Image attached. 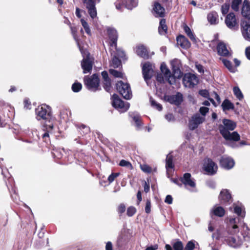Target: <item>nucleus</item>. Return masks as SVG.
<instances>
[{
	"label": "nucleus",
	"instance_id": "30",
	"mask_svg": "<svg viewBox=\"0 0 250 250\" xmlns=\"http://www.w3.org/2000/svg\"><path fill=\"white\" fill-rule=\"evenodd\" d=\"M129 115L135 122L136 128L137 129H140L142 126V122L140 115L137 112H135L130 113Z\"/></svg>",
	"mask_w": 250,
	"mask_h": 250
},
{
	"label": "nucleus",
	"instance_id": "60",
	"mask_svg": "<svg viewBox=\"0 0 250 250\" xmlns=\"http://www.w3.org/2000/svg\"><path fill=\"white\" fill-rule=\"evenodd\" d=\"M125 210V206L124 204H122L120 205V206L118 207V212L120 213H123L124 212Z\"/></svg>",
	"mask_w": 250,
	"mask_h": 250
},
{
	"label": "nucleus",
	"instance_id": "1",
	"mask_svg": "<svg viewBox=\"0 0 250 250\" xmlns=\"http://www.w3.org/2000/svg\"><path fill=\"white\" fill-rule=\"evenodd\" d=\"M241 224L239 218H230L226 229L219 234L218 239L229 247L234 248L239 247L243 243V239L238 234L240 230L238 225Z\"/></svg>",
	"mask_w": 250,
	"mask_h": 250
},
{
	"label": "nucleus",
	"instance_id": "24",
	"mask_svg": "<svg viewBox=\"0 0 250 250\" xmlns=\"http://www.w3.org/2000/svg\"><path fill=\"white\" fill-rule=\"evenodd\" d=\"M217 52L219 55L225 57L231 56V53L227 49L226 45L223 42H219L217 47Z\"/></svg>",
	"mask_w": 250,
	"mask_h": 250
},
{
	"label": "nucleus",
	"instance_id": "49",
	"mask_svg": "<svg viewBox=\"0 0 250 250\" xmlns=\"http://www.w3.org/2000/svg\"><path fill=\"white\" fill-rule=\"evenodd\" d=\"M229 9V3H225L223 4L221 6V12L223 15L226 14Z\"/></svg>",
	"mask_w": 250,
	"mask_h": 250
},
{
	"label": "nucleus",
	"instance_id": "47",
	"mask_svg": "<svg viewBox=\"0 0 250 250\" xmlns=\"http://www.w3.org/2000/svg\"><path fill=\"white\" fill-rule=\"evenodd\" d=\"M120 65V60L116 57H114L112 60V66L114 68H118Z\"/></svg>",
	"mask_w": 250,
	"mask_h": 250
},
{
	"label": "nucleus",
	"instance_id": "13",
	"mask_svg": "<svg viewBox=\"0 0 250 250\" xmlns=\"http://www.w3.org/2000/svg\"><path fill=\"white\" fill-rule=\"evenodd\" d=\"M95 1L96 0H83V2L87 9L90 16L93 19L97 17V14Z\"/></svg>",
	"mask_w": 250,
	"mask_h": 250
},
{
	"label": "nucleus",
	"instance_id": "58",
	"mask_svg": "<svg viewBox=\"0 0 250 250\" xmlns=\"http://www.w3.org/2000/svg\"><path fill=\"white\" fill-rule=\"evenodd\" d=\"M165 118L168 122L173 121L174 120V117L172 114L168 113L165 115Z\"/></svg>",
	"mask_w": 250,
	"mask_h": 250
},
{
	"label": "nucleus",
	"instance_id": "18",
	"mask_svg": "<svg viewBox=\"0 0 250 250\" xmlns=\"http://www.w3.org/2000/svg\"><path fill=\"white\" fill-rule=\"evenodd\" d=\"M241 29L244 38L250 42V23L247 21H242Z\"/></svg>",
	"mask_w": 250,
	"mask_h": 250
},
{
	"label": "nucleus",
	"instance_id": "20",
	"mask_svg": "<svg viewBox=\"0 0 250 250\" xmlns=\"http://www.w3.org/2000/svg\"><path fill=\"white\" fill-rule=\"evenodd\" d=\"M242 222L241 225L239 226V229L241 230V235L243 236L241 237L243 239V241L250 240V229L248 228L247 225L244 222Z\"/></svg>",
	"mask_w": 250,
	"mask_h": 250
},
{
	"label": "nucleus",
	"instance_id": "42",
	"mask_svg": "<svg viewBox=\"0 0 250 250\" xmlns=\"http://www.w3.org/2000/svg\"><path fill=\"white\" fill-rule=\"evenodd\" d=\"M82 88V85L79 83H75L72 85V90L74 92H78Z\"/></svg>",
	"mask_w": 250,
	"mask_h": 250
},
{
	"label": "nucleus",
	"instance_id": "8",
	"mask_svg": "<svg viewBox=\"0 0 250 250\" xmlns=\"http://www.w3.org/2000/svg\"><path fill=\"white\" fill-rule=\"evenodd\" d=\"M183 83L185 87L192 88L198 83V79L193 74L186 73L183 78Z\"/></svg>",
	"mask_w": 250,
	"mask_h": 250
},
{
	"label": "nucleus",
	"instance_id": "53",
	"mask_svg": "<svg viewBox=\"0 0 250 250\" xmlns=\"http://www.w3.org/2000/svg\"><path fill=\"white\" fill-rule=\"evenodd\" d=\"M81 133H83L84 134H86L90 132V128L89 127L83 125H82L80 128Z\"/></svg>",
	"mask_w": 250,
	"mask_h": 250
},
{
	"label": "nucleus",
	"instance_id": "33",
	"mask_svg": "<svg viewBox=\"0 0 250 250\" xmlns=\"http://www.w3.org/2000/svg\"><path fill=\"white\" fill-rule=\"evenodd\" d=\"M221 106L223 111L232 110L234 108L233 104L228 99H225L223 102Z\"/></svg>",
	"mask_w": 250,
	"mask_h": 250
},
{
	"label": "nucleus",
	"instance_id": "52",
	"mask_svg": "<svg viewBox=\"0 0 250 250\" xmlns=\"http://www.w3.org/2000/svg\"><path fill=\"white\" fill-rule=\"evenodd\" d=\"M136 211V208L134 207H129L127 209V215L131 217L135 213Z\"/></svg>",
	"mask_w": 250,
	"mask_h": 250
},
{
	"label": "nucleus",
	"instance_id": "59",
	"mask_svg": "<svg viewBox=\"0 0 250 250\" xmlns=\"http://www.w3.org/2000/svg\"><path fill=\"white\" fill-rule=\"evenodd\" d=\"M173 198L172 196L170 195H168L166 196V199L165 200V203L170 205L172 203Z\"/></svg>",
	"mask_w": 250,
	"mask_h": 250
},
{
	"label": "nucleus",
	"instance_id": "28",
	"mask_svg": "<svg viewBox=\"0 0 250 250\" xmlns=\"http://www.w3.org/2000/svg\"><path fill=\"white\" fill-rule=\"evenodd\" d=\"M234 212L238 216V217H236V218H239L242 222H244L243 219L245 216V211L243 210L242 206L236 205L234 204Z\"/></svg>",
	"mask_w": 250,
	"mask_h": 250
},
{
	"label": "nucleus",
	"instance_id": "10",
	"mask_svg": "<svg viewBox=\"0 0 250 250\" xmlns=\"http://www.w3.org/2000/svg\"><path fill=\"white\" fill-rule=\"evenodd\" d=\"M204 168L208 174L213 175L216 173L218 167L211 159L207 158L204 159Z\"/></svg>",
	"mask_w": 250,
	"mask_h": 250
},
{
	"label": "nucleus",
	"instance_id": "55",
	"mask_svg": "<svg viewBox=\"0 0 250 250\" xmlns=\"http://www.w3.org/2000/svg\"><path fill=\"white\" fill-rule=\"evenodd\" d=\"M199 94L202 97L206 98H208V97L209 96L208 91L206 89L200 90Z\"/></svg>",
	"mask_w": 250,
	"mask_h": 250
},
{
	"label": "nucleus",
	"instance_id": "19",
	"mask_svg": "<svg viewBox=\"0 0 250 250\" xmlns=\"http://www.w3.org/2000/svg\"><path fill=\"white\" fill-rule=\"evenodd\" d=\"M82 68L83 69V73L90 72L92 69L93 62L90 60L88 56L83 58L81 62Z\"/></svg>",
	"mask_w": 250,
	"mask_h": 250
},
{
	"label": "nucleus",
	"instance_id": "32",
	"mask_svg": "<svg viewBox=\"0 0 250 250\" xmlns=\"http://www.w3.org/2000/svg\"><path fill=\"white\" fill-rule=\"evenodd\" d=\"M166 20L162 19L160 21L159 26L158 28L159 33L161 35H164L167 32V26L166 24Z\"/></svg>",
	"mask_w": 250,
	"mask_h": 250
},
{
	"label": "nucleus",
	"instance_id": "56",
	"mask_svg": "<svg viewBox=\"0 0 250 250\" xmlns=\"http://www.w3.org/2000/svg\"><path fill=\"white\" fill-rule=\"evenodd\" d=\"M209 108L207 107L202 106L201 107L199 110L200 113L204 116L208 112Z\"/></svg>",
	"mask_w": 250,
	"mask_h": 250
},
{
	"label": "nucleus",
	"instance_id": "36",
	"mask_svg": "<svg viewBox=\"0 0 250 250\" xmlns=\"http://www.w3.org/2000/svg\"><path fill=\"white\" fill-rule=\"evenodd\" d=\"M184 29L185 32H186L188 36L190 38V39L193 42H195L196 39L195 36L193 34V33L191 32L189 27L187 25H185L184 27Z\"/></svg>",
	"mask_w": 250,
	"mask_h": 250
},
{
	"label": "nucleus",
	"instance_id": "43",
	"mask_svg": "<svg viewBox=\"0 0 250 250\" xmlns=\"http://www.w3.org/2000/svg\"><path fill=\"white\" fill-rule=\"evenodd\" d=\"M104 88L107 91L109 92L111 89V80H107L103 81Z\"/></svg>",
	"mask_w": 250,
	"mask_h": 250
},
{
	"label": "nucleus",
	"instance_id": "17",
	"mask_svg": "<svg viewBox=\"0 0 250 250\" xmlns=\"http://www.w3.org/2000/svg\"><path fill=\"white\" fill-rule=\"evenodd\" d=\"M152 12L155 17L163 18L165 16V9L158 2H154Z\"/></svg>",
	"mask_w": 250,
	"mask_h": 250
},
{
	"label": "nucleus",
	"instance_id": "31",
	"mask_svg": "<svg viewBox=\"0 0 250 250\" xmlns=\"http://www.w3.org/2000/svg\"><path fill=\"white\" fill-rule=\"evenodd\" d=\"M166 162V168L167 171V177L169 178V169H172L174 167V165L173 164V158L172 156L170 154V153H169L167 155Z\"/></svg>",
	"mask_w": 250,
	"mask_h": 250
},
{
	"label": "nucleus",
	"instance_id": "5",
	"mask_svg": "<svg viewBox=\"0 0 250 250\" xmlns=\"http://www.w3.org/2000/svg\"><path fill=\"white\" fill-rule=\"evenodd\" d=\"M84 82L89 90L96 91L99 89L100 80L97 74H94L90 77L85 76Z\"/></svg>",
	"mask_w": 250,
	"mask_h": 250
},
{
	"label": "nucleus",
	"instance_id": "41",
	"mask_svg": "<svg viewBox=\"0 0 250 250\" xmlns=\"http://www.w3.org/2000/svg\"><path fill=\"white\" fill-rule=\"evenodd\" d=\"M150 102L151 103V105L152 106H153L154 108H155L159 111H161L162 109V105L157 103L155 100H154L152 98H150Z\"/></svg>",
	"mask_w": 250,
	"mask_h": 250
},
{
	"label": "nucleus",
	"instance_id": "46",
	"mask_svg": "<svg viewBox=\"0 0 250 250\" xmlns=\"http://www.w3.org/2000/svg\"><path fill=\"white\" fill-rule=\"evenodd\" d=\"M174 250H183V245L181 241H178L173 244Z\"/></svg>",
	"mask_w": 250,
	"mask_h": 250
},
{
	"label": "nucleus",
	"instance_id": "39",
	"mask_svg": "<svg viewBox=\"0 0 250 250\" xmlns=\"http://www.w3.org/2000/svg\"><path fill=\"white\" fill-rule=\"evenodd\" d=\"M82 25L83 28L84 29L85 32L88 35H91V30L89 28V25L87 22L83 19L81 20Z\"/></svg>",
	"mask_w": 250,
	"mask_h": 250
},
{
	"label": "nucleus",
	"instance_id": "2",
	"mask_svg": "<svg viewBox=\"0 0 250 250\" xmlns=\"http://www.w3.org/2000/svg\"><path fill=\"white\" fill-rule=\"evenodd\" d=\"M36 118L38 121H43L44 125L42 130L45 132L42 134L43 141L46 143L49 141V134L54 133V119L52 116L50 107L46 105L42 104L38 106L35 110Z\"/></svg>",
	"mask_w": 250,
	"mask_h": 250
},
{
	"label": "nucleus",
	"instance_id": "50",
	"mask_svg": "<svg viewBox=\"0 0 250 250\" xmlns=\"http://www.w3.org/2000/svg\"><path fill=\"white\" fill-rule=\"evenodd\" d=\"M120 175V173H112L108 177V181L109 184L112 183L114 180Z\"/></svg>",
	"mask_w": 250,
	"mask_h": 250
},
{
	"label": "nucleus",
	"instance_id": "35",
	"mask_svg": "<svg viewBox=\"0 0 250 250\" xmlns=\"http://www.w3.org/2000/svg\"><path fill=\"white\" fill-rule=\"evenodd\" d=\"M125 6L129 10L132 9L138 5V0H124Z\"/></svg>",
	"mask_w": 250,
	"mask_h": 250
},
{
	"label": "nucleus",
	"instance_id": "62",
	"mask_svg": "<svg viewBox=\"0 0 250 250\" xmlns=\"http://www.w3.org/2000/svg\"><path fill=\"white\" fill-rule=\"evenodd\" d=\"M206 184L208 187L211 188H214L215 187V183L213 181H208L206 182Z\"/></svg>",
	"mask_w": 250,
	"mask_h": 250
},
{
	"label": "nucleus",
	"instance_id": "22",
	"mask_svg": "<svg viewBox=\"0 0 250 250\" xmlns=\"http://www.w3.org/2000/svg\"><path fill=\"white\" fill-rule=\"evenodd\" d=\"M225 210L224 208L217 205L214 206L210 210V215L212 218L213 216L222 217L225 215Z\"/></svg>",
	"mask_w": 250,
	"mask_h": 250
},
{
	"label": "nucleus",
	"instance_id": "63",
	"mask_svg": "<svg viewBox=\"0 0 250 250\" xmlns=\"http://www.w3.org/2000/svg\"><path fill=\"white\" fill-rule=\"evenodd\" d=\"M102 77H103V79L104 81L107 80H110V79H109V78L108 77V73L105 71H104L102 72Z\"/></svg>",
	"mask_w": 250,
	"mask_h": 250
},
{
	"label": "nucleus",
	"instance_id": "14",
	"mask_svg": "<svg viewBox=\"0 0 250 250\" xmlns=\"http://www.w3.org/2000/svg\"><path fill=\"white\" fill-rule=\"evenodd\" d=\"M165 101L171 104L178 105L183 101V95L180 92H177L175 95H165L164 97Z\"/></svg>",
	"mask_w": 250,
	"mask_h": 250
},
{
	"label": "nucleus",
	"instance_id": "38",
	"mask_svg": "<svg viewBox=\"0 0 250 250\" xmlns=\"http://www.w3.org/2000/svg\"><path fill=\"white\" fill-rule=\"evenodd\" d=\"M109 73L115 78H124V74L121 71L110 69L109 70Z\"/></svg>",
	"mask_w": 250,
	"mask_h": 250
},
{
	"label": "nucleus",
	"instance_id": "16",
	"mask_svg": "<svg viewBox=\"0 0 250 250\" xmlns=\"http://www.w3.org/2000/svg\"><path fill=\"white\" fill-rule=\"evenodd\" d=\"M142 72L144 78L148 84V81L152 77L153 72L151 64L148 62L145 63L143 66Z\"/></svg>",
	"mask_w": 250,
	"mask_h": 250
},
{
	"label": "nucleus",
	"instance_id": "4",
	"mask_svg": "<svg viewBox=\"0 0 250 250\" xmlns=\"http://www.w3.org/2000/svg\"><path fill=\"white\" fill-rule=\"evenodd\" d=\"M223 125H220L218 129L220 134L227 141L236 142L240 140L239 134L236 131L230 133L236 127V124L231 120L224 119L223 120Z\"/></svg>",
	"mask_w": 250,
	"mask_h": 250
},
{
	"label": "nucleus",
	"instance_id": "34",
	"mask_svg": "<svg viewBox=\"0 0 250 250\" xmlns=\"http://www.w3.org/2000/svg\"><path fill=\"white\" fill-rule=\"evenodd\" d=\"M220 60L230 72H235L236 68L232 65V63L229 61L224 58H220Z\"/></svg>",
	"mask_w": 250,
	"mask_h": 250
},
{
	"label": "nucleus",
	"instance_id": "3",
	"mask_svg": "<svg viewBox=\"0 0 250 250\" xmlns=\"http://www.w3.org/2000/svg\"><path fill=\"white\" fill-rule=\"evenodd\" d=\"M180 62L178 59H174L171 61L173 74H171L170 70L165 63L161 65V72L164 74L166 80L171 85L175 84L176 79L181 78L183 75L180 69Z\"/></svg>",
	"mask_w": 250,
	"mask_h": 250
},
{
	"label": "nucleus",
	"instance_id": "37",
	"mask_svg": "<svg viewBox=\"0 0 250 250\" xmlns=\"http://www.w3.org/2000/svg\"><path fill=\"white\" fill-rule=\"evenodd\" d=\"M233 91L234 94L239 100L241 101L243 99V95L238 86L234 87L233 88Z\"/></svg>",
	"mask_w": 250,
	"mask_h": 250
},
{
	"label": "nucleus",
	"instance_id": "11",
	"mask_svg": "<svg viewBox=\"0 0 250 250\" xmlns=\"http://www.w3.org/2000/svg\"><path fill=\"white\" fill-rule=\"evenodd\" d=\"M225 23L227 26L232 30H236L238 29V24L235 15L233 13H230L227 15L225 18Z\"/></svg>",
	"mask_w": 250,
	"mask_h": 250
},
{
	"label": "nucleus",
	"instance_id": "61",
	"mask_svg": "<svg viewBox=\"0 0 250 250\" xmlns=\"http://www.w3.org/2000/svg\"><path fill=\"white\" fill-rule=\"evenodd\" d=\"M156 80L160 83H164V79L162 74H158L156 76Z\"/></svg>",
	"mask_w": 250,
	"mask_h": 250
},
{
	"label": "nucleus",
	"instance_id": "25",
	"mask_svg": "<svg viewBox=\"0 0 250 250\" xmlns=\"http://www.w3.org/2000/svg\"><path fill=\"white\" fill-rule=\"evenodd\" d=\"M242 15L246 19L250 20V2L244 0L241 11Z\"/></svg>",
	"mask_w": 250,
	"mask_h": 250
},
{
	"label": "nucleus",
	"instance_id": "9",
	"mask_svg": "<svg viewBox=\"0 0 250 250\" xmlns=\"http://www.w3.org/2000/svg\"><path fill=\"white\" fill-rule=\"evenodd\" d=\"M180 181L185 187L188 189L196 187L195 180L192 178L191 175L189 173H185L183 176L181 177Z\"/></svg>",
	"mask_w": 250,
	"mask_h": 250
},
{
	"label": "nucleus",
	"instance_id": "45",
	"mask_svg": "<svg viewBox=\"0 0 250 250\" xmlns=\"http://www.w3.org/2000/svg\"><path fill=\"white\" fill-rule=\"evenodd\" d=\"M119 165L121 167H126L130 169L132 168V166L131 163L125 160H122L120 162Z\"/></svg>",
	"mask_w": 250,
	"mask_h": 250
},
{
	"label": "nucleus",
	"instance_id": "12",
	"mask_svg": "<svg viewBox=\"0 0 250 250\" xmlns=\"http://www.w3.org/2000/svg\"><path fill=\"white\" fill-rule=\"evenodd\" d=\"M205 120L204 117L201 116L199 114L194 115L189 121L188 127L190 130H194L198 125L202 124Z\"/></svg>",
	"mask_w": 250,
	"mask_h": 250
},
{
	"label": "nucleus",
	"instance_id": "57",
	"mask_svg": "<svg viewBox=\"0 0 250 250\" xmlns=\"http://www.w3.org/2000/svg\"><path fill=\"white\" fill-rule=\"evenodd\" d=\"M151 211V203L149 200H147L145 207V211L146 213H149Z\"/></svg>",
	"mask_w": 250,
	"mask_h": 250
},
{
	"label": "nucleus",
	"instance_id": "64",
	"mask_svg": "<svg viewBox=\"0 0 250 250\" xmlns=\"http://www.w3.org/2000/svg\"><path fill=\"white\" fill-rule=\"evenodd\" d=\"M245 53L247 58L250 60V46L246 49Z\"/></svg>",
	"mask_w": 250,
	"mask_h": 250
},
{
	"label": "nucleus",
	"instance_id": "23",
	"mask_svg": "<svg viewBox=\"0 0 250 250\" xmlns=\"http://www.w3.org/2000/svg\"><path fill=\"white\" fill-rule=\"evenodd\" d=\"M221 166L225 169H229L234 165V160L229 157H223L220 160Z\"/></svg>",
	"mask_w": 250,
	"mask_h": 250
},
{
	"label": "nucleus",
	"instance_id": "7",
	"mask_svg": "<svg viewBox=\"0 0 250 250\" xmlns=\"http://www.w3.org/2000/svg\"><path fill=\"white\" fill-rule=\"evenodd\" d=\"M112 105L121 112H125L129 107V104L122 101L117 94L112 96Z\"/></svg>",
	"mask_w": 250,
	"mask_h": 250
},
{
	"label": "nucleus",
	"instance_id": "15",
	"mask_svg": "<svg viewBox=\"0 0 250 250\" xmlns=\"http://www.w3.org/2000/svg\"><path fill=\"white\" fill-rule=\"evenodd\" d=\"M106 31L110 41V46L116 47L118 37L117 30L114 28L111 27H107L106 28Z\"/></svg>",
	"mask_w": 250,
	"mask_h": 250
},
{
	"label": "nucleus",
	"instance_id": "48",
	"mask_svg": "<svg viewBox=\"0 0 250 250\" xmlns=\"http://www.w3.org/2000/svg\"><path fill=\"white\" fill-rule=\"evenodd\" d=\"M71 33L73 36V38L75 39V40L76 41V42L77 43V45L80 48V50L81 51V48L80 44H79V42L78 39V37L76 35V32H77L76 29L75 27H71Z\"/></svg>",
	"mask_w": 250,
	"mask_h": 250
},
{
	"label": "nucleus",
	"instance_id": "44",
	"mask_svg": "<svg viewBox=\"0 0 250 250\" xmlns=\"http://www.w3.org/2000/svg\"><path fill=\"white\" fill-rule=\"evenodd\" d=\"M63 152H64V150L62 149L60 150H54V151L52 153L55 157H56L57 159H61L62 157V153Z\"/></svg>",
	"mask_w": 250,
	"mask_h": 250
},
{
	"label": "nucleus",
	"instance_id": "27",
	"mask_svg": "<svg viewBox=\"0 0 250 250\" xmlns=\"http://www.w3.org/2000/svg\"><path fill=\"white\" fill-rule=\"evenodd\" d=\"M136 52L140 57L144 59L148 58V53L146 47L143 45H138L136 47Z\"/></svg>",
	"mask_w": 250,
	"mask_h": 250
},
{
	"label": "nucleus",
	"instance_id": "21",
	"mask_svg": "<svg viewBox=\"0 0 250 250\" xmlns=\"http://www.w3.org/2000/svg\"><path fill=\"white\" fill-rule=\"evenodd\" d=\"M219 200L223 205L227 204L231 201V195L227 189H223L220 192Z\"/></svg>",
	"mask_w": 250,
	"mask_h": 250
},
{
	"label": "nucleus",
	"instance_id": "6",
	"mask_svg": "<svg viewBox=\"0 0 250 250\" xmlns=\"http://www.w3.org/2000/svg\"><path fill=\"white\" fill-rule=\"evenodd\" d=\"M116 88L125 99L129 100L132 97V92L128 83H124L121 81H119L116 83Z\"/></svg>",
	"mask_w": 250,
	"mask_h": 250
},
{
	"label": "nucleus",
	"instance_id": "51",
	"mask_svg": "<svg viewBox=\"0 0 250 250\" xmlns=\"http://www.w3.org/2000/svg\"><path fill=\"white\" fill-rule=\"evenodd\" d=\"M195 248V244L192 241L188 242L184 250H193Z\"/></svg>",
	"mask_w": 250,
	"mask_h": 250
},
{
	"label": "nucleus",
	"instance_id": "26",
	"mask_svg": "<svg viewBox=\"0 0 250 250\" xmlns=\"http://www.w3.org/2000/svg\"><path fill=\"white\" fill-rule=\"evenodd\" d=\"M177 44L185 49L188 48L190 46V43L184 36L180 35L177 37Z\"/></svg>",
	"mask_w": 250,
	"mask_h": 250
},
{
	"label": "nucleus",
	"instance_id": "40",
	"mask_svg": "<svg viewBox=\"0 0 250 250\" xmlns=\"http://www.w3.org/2000/svg\"><path fill=\"white\" fill-rule=\"evenodd\" d=\"M242 0H233L231 3V8L235 11H238L239 5L241 3Z\"/></svg>",
	"mask_w": 250,
	"mask_h": 250
},
{
	"label": "nucleus",
	"instance_id": "29",
	"mask_svg": "<svg viewBox=\"0 0 250 250\" xmlns=\"http://www.w3.org/2000/svg\"><path fill=\"white\" fill-rule=\"evenodd\" d=\"M208 21L211 24H217L218 23V15L216 12L212 11L207 16Z\"/></svg>",
	"mask_w": 250,
	"mask_h": 250
},
{
	"label": "nucleus",
	"instance_id": "54",
	"mask_svg": "<svg viewBox=\"0 0 250 250\" xmlns=\"http://www.w3.org/2000/svg\"><path fill=\"white\" fill-rule=\"evenodd\" d=\"M141 169L145 172L149 173L151 172V168L146 165H144L141 166Z\"/></svg>",
	"mask_w": 250,
	"mask_h": 250
}]
</instances>
